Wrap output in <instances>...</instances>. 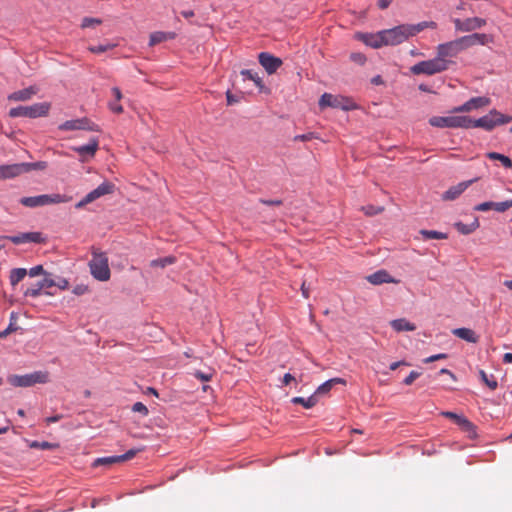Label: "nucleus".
Listing matches in <instances>:
<instances>
[{"instance_id": "f257e3e1", "label": "nucleus", "mask_w": 512, "mask_h": 512, "mask_svg": "<svg viewBox=\"0 0 512 512\" xmlns=\"http://www.w3.org/2000/svg\"><path fill=\"white\" fill-rule=\"evenodd\" d=\"M489 40L490 37L487 34L473 33L439 44L436 47V53L441 59L452 61V58L457 57L464 50L475 45H485Z\"/></svg>"}, {"instance_id": "f03ea898", "label": "nucleus", "mask_w": 512, "mask_h": 512, "mask_svg": "<svg viewBox=\"0 0 512 512\" xmlns=\"http://www.w3.org/2000/svg\"><path fill=\"white\" fill-rule=\"evenodd\" d=\"M437 24L434 21H423L417 24H402L391 29L383 30L384 44L395 46L417 35L426 28L435 29Z\"/></svg>"}, {"instance_id": "7ed1b4c3", "label": "nucleus", "mask_w": 512, "mask_h": 512, "mask_svg": "<svg viewBox=\"0 0 512 512\" xmlns=\"http://www.w3.org/2000/svg\"><path fill=\"white\" fill-rule=\"evenodd\" d=\"M452 64H454L453 61H445L436 54V57L433 59L416 63L410 67V71L414 75L432 76L448 70Z\"/></svg>"}, {"instance_id": "20e7f679", "label": "nucleus", "mask_w": 512, "mask_h": 512, "mask_svg": "<svg viewBox=\"0 0 512 512\" xmlns=\"http://www.w3.org/2000/svg\"><path fill=\"white\" fill-rule=\"evenodd\" d=\"M512 122V117L493 109L483 117L473 120L470 118L469 128H482L486 131L493 130L496 126Z\"/></svg>"}, {"instance_id": "39448f33", "label": "nucleus", "mask_w": 512, "mask_h": 512, "mask_svg": "<svg viewBox=\"0 0 512 512\" xmlns=\"http://www.w3.org/2000/svg\"><path fill=\"white\" fill-rule=\"evenodd\" d=\"M72 200V196L65 194H42L37 196L23 197L20 203L29 208L41 207L46 205L68 203Z\"/></svg>"}, {"instance_id": "423d86ee", "label": "nucleus", "mask_w": 512, "mask_h": 512, "mask_svg": "<svg viewBox=\"0 0 512 512\" xmlns=\"http://www.w3.org/2000/svg\"><path fill=\"white\" fill-rule=\"evenodd\" d=\"M90 272L92 276L99 281H107L110 279V268L108 257L105 253L98 250L93 251V257L89 262Z\"/></svg>"}, {"instance_id": "0eeeda50", "label": "nucleus", "mask_w": 512, "mask_h": 512, "mask_svg": "<svg viewBox=\"0 0 512 512\" xmlns=\"http://www.w3.org/2000/svg\"><path fill=\"white\" fill-rule=\"evenodd\" d=\"M50 103L41 102L35 103L30 106H18L15 108H11L9 110V116L12 118L16 117H28V118H38L46 116L50 110Z\"/></svg>"}, {"instance_id": "6e6552de", "label": "nucleus", "mask_w": 512, "mask_h": 512, "mask_svg": "<svg viewBox=\"0 0 512 512\" xmlns=\"http://www.w3.org/2000/svg\"><path fill=\"white\" fill-rule=\"evenodd\" d=\"M49 381L48 372L36 371L26 375H10L8 382L15 387H30L37 383H47Z\"/></svg>"}, {"instance_id": "1a4fd4ad", "label": "nucleus", "mask_w": 512, "mask_h": 512, "mask_svg": "<svg viewBox=\"0 0 512 512\" xmlns=\"http://www.w3.org/2000/svg\"><path fill=\"white\" fill-rule=\"evenodd\" d=\"M433 127L438 128H465L469 129L470 117L468 116H434L429 119Z\"/></svg>"}, {"instance_id": "9d476101", "label": "nucleus", "mask_w": 512, "mask_h": 512, "mask_svg": "<svg viewBox=\"0 0 512 512\" xmlns=\"http://www.w3.org/2000/svg\"><path fill=\"white\" fill-rule=\"evenodd\" d=\"M319 106L321 109L326 107L342 109L345 111L351 110L355 108L354 103L350 98L341 96V95H333L330 93H324L319 99Z\"/></svg>"}, {"instance_id": "9b49d317", "label": "nucleus", "mask_w": 512, "mask_h": 512, "mask_svg": "<svg viewBox=\"0 0 512 512\" xmlns=\"http://www.w3.org/2000/svg\"><path fill=\"white\" fill-rule=\"evenodd\" d=\"M115 190V185L109 181H104L97 188L89 192L82 200H80L75 207L81 209L89 203L97 200L98 198L112 194Z\"/></svg>"}, {"instance_id": "f8f14e48", "label": "nucleus", "mask_w": 512, "mask_h": 512, "mask_svg": "<svg viewBox=\"0 0 512 512\" xmlns=\"http://www.w3.org/2000/svg\"><path fill=\"white\" fill-rule=\"evenodd\" d=\"M138 452H139V450L130 449L122 455L97 458L94 460L92 466L93 467L111 466V465H114L117 463H122V462H125V461H128V460L134 458Z\"/></svg>"}, {"instance_id": "ddd939ff", "label": "nucleus", "mask_w": 512, "mask_h": 512, "mask_svg": "<svg viewBox=\"0 0 512 512\" xmlns=\"http://www.w3.org/2000/svg\"><path fill=\"white\" fill-rule=\"evenodd\" d=\"M0 239H7L15 245L24 243H44L45 238L40 232H24L14 236H1Z\"/></svg>"}, {"instance_id": "4468645a", "label": "nucleus", "mask_w": 512, "mask_h": 512, "mask_svg": "<svg viewBox=\"0 0 512 512\" xmlns=\"http://www.w3.org/2000/svg\"><path fill=\"white\" fill-rule=\"evenodd\" d=\"M98 148L99 142L97 139L93 138L86 145L74 146L71 149L79 155L81 162H87L94 158Z\"/></svg>"}, {"instance_id": "2eb2a0df", "label": "nucleus", "mask_w": 512, "mask_h": 512, "mask_svg": "<svg viewBox=\"0 0 512 512\" xmlns=\"http://www.w3.org/2000/svg\"><path fill=\"white\" fill-rule=\"evenodd\" d=\"M456 31L470 32L486 25V20L479 17L467 18L465 20H453Z\"/></svg>"}, {"instance_id": "dca6fc26", "label": "nucleus", "mask_w": 512, "mask_h": 512, "mask_svg": "<svg viewBox=\"0 0 512 512\" xmlns=\"http://www.w3.org/2000/svg\"><path fill=\"white\" fill-rule=\"evenodd\" d=\"M259 63L266 70L268 74H273L277 71L278 68L282 65V60L278 57H275L267 52H262L258 56Z\"/></svg>"}, {"instance_id": "f3484780", "label": "nucleus", "mask_w": 512, "mask_h": 512, "mask_svg": "<svg viewBox=\"0 0 512 512\" xmlns=\"http://www.w3.org/2000/svg\"><path fill=\"white\" fill-rule=\"evenodd\" d=\"M55 284L56 281L51 277V275L46 274L41 281H38L35 285L27 288L24 295L36 298L41 294L43 289L54 287Z\"/></svg>"}, {"instance_id": "a211bd4d", "label": "nucleus", "mask_w": 512, "mask_h": 512, "mask_svg": "<svg viewBox=\"0 0 512 512\" xmlns=\"http://www.w3.org/2000/svg\"><path fill=\"white\" fill-rule=\"evenodd\" d=\"M491 100L487 97H473L463 105L455 107L453 112H470L475 109L486 107L490 104Z\"/></svg>"}, {"instance_id": "6ab92c4d", "label": "nucleus", "mask_w": 512, "mask_h": 512, "mask_svg": "<svg viewBox=\"0 0 512 512\" xmlns=\"http://www.w3.org/2000/svg\"><path fill=\"white\" fill-rule=\"evenodd\" d=\"M23 163L0 165V180L12 179L25 174Z\"/></svg>"}, {"instance_id": "aec40b11", "label": "nucleus", "mask_w": 512, "mask_h": 512, "mask_svg": "<svg viewBox=\"0 0 512 512\" xmlns=\"http://www.w3.org/2000/svg\"><path fill=\"white\" fill-rule=\"evenodd\" d=\"M510 208H512V200H506L503 202H492V201L483 202V203L476 205L474 207V210L480 211V212H486L488 210L494 209L497 212L503 213V212L509 210Z\"/></svg>"}, {"instance_id": "412c9836", "label": "nucleus", "mask_w": 512, "mask_h": 512, "mask_svg": "<svg viewBox=\"0 0 512 512\" xmlns=\"http://www.w3.org/2000/svg\"><path fill=\"white\" fill-rule=\"evenodd\" d=\"M60 130H97L94 125H90V122L86 119L68 120L59 126Z\"/></svg>"}, {"instance_id": "4be33fe9", "label": "nucleus", "mask_w": 512, "mask_h": 512, "mask_svg": "<svg viewBox=\"0 0 512 512\" xmlns=\"http://www.w3.org/2000/svg\"><path fill=\"white\" fill-rule=\"evenodd\" d=\"M39 91L35 85L15 91L8 95V100L13 102H24L30 100Z\"/></svg>"}, {"instance_id": "5701e85b", "label": "nucleus", "mask_w": 512, "mask_h": 512, "mask_svg": "<svg viewBox=\"0 0 512 512\" xmlns=\"http://www.w3.org/2000/svg\"><path fill=\"white\" fill-rule=\"evenodd\" d=\"M367 281L373 285H380L383 283L398 284L399 280L394 279L386 270H379L366 277Z\"/></svg>"}, {"instance_id": "b1692460", "label": "nucleus", "mask_w": 512, "mask_h": 512, "mask_svg": "<svg viewBox=\"0 0 512 512\" xmlns=\"http://www.w3.org/2000/svg\"><path fill=\"white\" fill-rule=\"evenodd\" d=\"M475 180H469L465 182L458 183L455 186L450 187L444 194L442 195L443 200H454L459 197Z\"/></svg>"}, {"instance_id": "393cba45", "label": "nucleus", "mask_w": 512, "mask_h": 512, "mask_svg": "<svg viewBox=\"0 0 512 512\" xmlns=\"http://www.w3.org/2000/svg\"><path fill=\"white\" fill-rule=\"evenodd\" d=\"M361 39L366 45L372 48H380L382 46H386L384 44L383 30L375 34H364L362 35Z\"/></svg>"}, {"instance_id": "a878e982", "label": "nucleus", "mask_w": 512, "mask_h": 512, "mask_svg": "<svg viewBox=\"0 0 512 512\" xmlns=\"http://www.w3.org/2000/svg\"><path fill=\"white\" fill-rule=\"evenodd\" d=\"M441 415L446 418L454 420L455 423L462 427L465 431H470L474 429L473 424L464 416L458 415L450 411L442 412Z\"/></svg>"}, {"instance_id": "bb28decb", "label": "nucleus", "mask_w": 512, "mask_h": 512, "mask_svg": "<svg viewBox=\"0 0 512 512\" xmlns=\"http://www.w3.org/2000/svg\"><path fill=\"white\" fill-rule=\"evenodd\" d=\"M453 335L469 343H477L479 336L470 328H456L452 330Z\"/></svg>"}, {"instance_id": "cd10ccee", "label": "nucleus", "mask_w": 512, "mask_h": 512, "mask_svg": "<svg viewBox=\"0 0 512 512\" xmlns=\"http://www.w3.org/2000/svg\"><path fill=\"white\" fill-rule=\"evenodd\" d=\"M240 74L244 77V79L253 81L260 92H267V89L261 77L258 75L256 71L252 69H244L240 72Z\"/></svg>"}, {"instance_id": "c85d7f7f", "label": "nucleus", "mask_w": 512, "mask_h": 512, "mask_svg": "<svg viewBox=\"0 0 512 512\" xmlns=\"http://www.w3.org/2000/svg\"><path fill=\"white\" fill-rule=\"evenodd\" d=\"M176 37L175 32H163L156 31L150 34L149 46H155L159 43L165 42L167 40H172Z\"/></svg>"}, {"instance_id": "c756f323", "label": "nucleus", "mask_w": 512, "mask_h": 512, "mask_svg": "<svg viewBox=\"0 0 512 512\" xmlns=\"http://www.w3.org/2000/svg\"><path fill=\"white\" fill-rule=\"evenodd\" d=\"M335 384L345 385L346 381L343 378L329 379L328 381L324 382L317 388L314 395H316V398H318L320 395L327 394Z\"/></svg>"}, {"instance_id": "7c9ffc66", "label": "nucleus", "mask_w": 512, "mask_h": 512, "mask_svg": "<svg viewBox=\"0 0 512 512\" xmlns=\"http://www.w3.org/2000/svg\"><path fill=\"white\" fill-rule=\"evenodd\" d=\"M390 324L397 332L414 331L416 329V326L413 323L404 318L392 320Z\"/></svg>"}, {"instance_id": "2f4dec72", "label": "nucleus", "mask_w": 512, "mask_h": 512, "mask_svg": "<svg viewBox=\"0 0 512 512\" xmlns=\"http://www.w3.org/2000/svg\"><path fill=\"white\" fill-rule=\"evenodd\" d=\"M479 227L478 219H475L471 224H464L462 222L455 223L457 231L463 235H468L474 232Z\"/></svg>"}, {"instance_id": "473e14b6", "label": "nucleus", "mask_w": 512, "mask_h": 512, "mask_svg": "<svg viewBox=\"0 0 512 512\" xmlns=\"http://www.w3.org/2000/svg\"><path fill=\"white\" fill-rule=\"evenodd\" d=\"M291 402L293 404H299V405H302L303 407H305L306 409H309V408H312L314 407L317 402H318V398H316V395H311L310 397L308 398H303V397H293L291 399Z\"/></svg>"}, {"instance_id": "72a5a7b5", "label": "nucleus", "mask_w": 512, "mask_h": 512, "mask_svg": "<svg viewBox=\"0 0 512 512\" xmlns=\"http://www.w3.org/2000/svg\"><path fill=\"white\" fill-rule=\"evenodd\" d=\"M27 275L25 268H14L10 271L9 279L12 286H16Z\"/></svg>"}, {"instance_id": "f704fd0d", "label": "nucleus", "mask_w": 512, "mask_h": 512, "mask_svg": "<svg viewBox=\"0 0 512 512\" xmlns=\"http://www.w3.org/2000/svg\"><path fill=\"white\" fill-rule=\"evenodd\" d=\"M487 157L491 160L500 161L505 168H508V169L512 168V160L503 154H500L497 152H489L487 154Z\"/></svg>"}, {"instance_id": "c9c22d12", "label": "nucleus", "mask_w": 512, "mask_h": 512, "mask_svg": "<svg viewBox=\"0 0 512 512\" xmlns=\"http://www.w3.org/2000/svg\"><path fill=\"white\" fill-rule=\"evenodd\" d=\"M481 380L491 389L495 390L498 387V382L493 375L488 376L485 371L480 370Z\"/></svg>"}, {"instance_id": "e433bc0d", "label": "nucleus", "mask_w": 512, "mask_h": 512, "mask_svg": "<svg viewBox=\"0 0 512 512\" xmlns=\"http://www.w3.org/2000/svg\"><path fill=\"white\" fill-rule=\"evenodd\" d=\"M175 262V258L172 257V256H168V257H164V258H159V259H155V260H152L150 262V266L151 267H160V268H164L166 267L167 265H171Z\"/></svg>"}, {"instance_id": "4c0bfd02", "label": "nucleus", "mask_w": 512, "mask_h": 512, "mask_svg": "<svg viewBox=\"0 0 512 512\" xmlns=\"http://www.w3.org/2000/svg\"><path fill=\"white\" fill-rule=\"evenodd\" d=\"M420 233L426 240L447 238V234L435 230H421Z\"/></svg>"}, {"instance_id": "58836bf2", "label": "nucleus", "mask_w": 512, "mask_h": 512, "mask_svg": "<svg viewBox=\"0 0 512 512\" xmlns=\"http://www.w3.org/2000/svg\"><path fill=\"white\" fill-rule=\"evenodd\" d=\"M215 374V371L214 369L212 368H208L207 371L203 372V371H200V370H196L193 375L199 379L200 381H203V382H208L212 379V377L214 376Z\"/></svg>"}, {"instance_id": "ea45409f", "label": "nucleus", "mask_w": 512, "mask_h": 512, "mask_svg": "<svg viewBox=\"0 0 512 512\" xmlns=\"http://www.w3.org/2000/svg\"><path fill=\"white\" fill-rule=\"evenodd\" d=\"M23 165L26 166L25 173H29L30 171L33 170H45L48 166L47 162L45 161H38L34 163L23 162Z\"/></svg>"}, {"instance_id": "a19ab883", "label": "nucleus", "mask_w": 512, "mask_h": 512, "mask_svg": "<svg viewBox=\"0 0 512 512\" xmlns=\"http://www.w3.org/2000/svg\"><path fill=\"white\" fill-rule=\"evenodd\" d=\"M115 46H116V44L107 43V44H102V45H98V46H90L88 48V50L92 53L100 54V53H104L106 51L113 49Z\"/></svg>"}, {"instance_id": "79ce46f5", "label": "nucleus", "mask_w": 512, "mask_h": 512, "mask_svg": "<svg viewBox=\"0 0 512 512\" xmlns=\"http://www.w3.org/2000/svg\"><path fill=\"white\" fill-rule=\"evenodd\" d=\"M102 20L99 18L84 17L81 23V28H89L100 25Z\"/></svg>"}, {"instance_id": "37998d69", "label": "nucleus", "mask_w": 512, "mask_h": 512, "mask_svg": "<svg viewBox=\"0 0 512 512\" xmlns=\"http://www.w3.org/2000/svg\"><path fill=\"white\" fill-rule=\"evenodd\" d=\"M361 210L367 216H373V215H377V214L381 213L384 210V208L383 207H376V206H373V205H367V206H363L361 208Z\"/></svg>"}, {"instance_id": "c03bdc74", "label": "nucleus", "mask_w": 512, "mask_h": 512, "mask_svg": "<svg viewBox=\"0 0 512 512\" xmlns=\"http://www.w3.org/2000/svg\"><path fill=\"white\" fill-rule=\"evenodd\" d=\"M30 447L31 448H39V449H42V450H48V449L53 448L54 444L46 442V441H44V442L33 441L30 444Z\"/></svg>"}, {"instance_id": "a18cd8bd", "label": "nucleus", "mask_w": 512, "mask_h": 512, "mask_svg": "<svg viewBox=\"0 0 512 512\" xmlns=\"http://www.w3.org/2000/svg\"><path fill=\"white\" fill-rule=\"evenodd\" d=\"M132 411L141 413L144 416L148 415V408L142 402H136L132 407Z\"/></svg>"}, {"instance_id": "49530a36", "label": "nucleus", "mask_w": 512, "mask_h": 512, "mask_svg": "<svg viewBox=\"0 0 512 512\" xmlns=\"http://www.w3.org/2000/svg\"><path fill=\"white\" fill-rule=\"evenodd\" d=\"M31 277H35V276H38L40 274H44L46 275L47 273L44 271L43 269V266L42 265H37V266H34L32 267L29 272H27Z\"/></svg>"}, {"instance_id": "de8ad7c7", "label": "nucleus", "mask_w": 512, "mask_h": 512, "mask_svg": "<svg viewBox=\"0 0 512 512\" xmlns=\"http://www.w3.org/2000/svg\"><path fill=\"white\" fill-rule=\"evenodd\" d=\"M420 373L417 371H411L410 374L404 379L405 385H411L418 377Z\"/></svg>"}, {"instance_id": "09e8293b", "label": "nucleus", "mask_w": 512, "mask_h": 512, "mask_svg": "<svg viewBox=\"0 0 512 512\" xmlns=\"http://www.w3.org/2000/svg\"><path fill=\"white\" fill-rule=\"evenodd\" d=\"M351 60L355 63L363 65L366 61V57L361 53H353L351 54Z\"/></svg>"}, {"instance_id": "8fccbe9b", "label": "nucleus", "mask_w": 512, "mask_h": 512, "mask_svg": "<svg viewBox=\"0 0 512 512\" xmlns=\"http://www.w3.org/2000/svg\"><path fill=\"white\" fill-rule=\"evenodd\" d=\"M109 108L112 112L120 114L123 112V107L120 105L117 101L115 102H109Z\"/></svg>"}, {"instance_id": "3c124183", "label": "nucleus", "mask_w": 512, "mask_h": 512, "mask_svg": "<svg viewBox=\"0 0 512 512\" xmlns=\"http://www.w3.org/2000/svg\"><path fill=\"white\" fill-rule=\"evenodd\" d=\"M446 358H447L446 354L440 353V354L432 355L430 357L425 358L424 362L425 363H431V362H434V361H437V360H441V359H446Z\"/></svg>"}, {"instance_id": "603ef678", "label": "nucleus", "mask_w": 512, "mask_h": 512, "mask_svg": "<svg viewBox=\"0 0 512 512\" xmlns=\"http://www.w3.org/2000/svg\"><path fill=\"white\" fill-rule=\"evenodd\" d=\"M88 291V287L84 284H80L74 287L73 293L76 295H83Z\"/></svg>"}, {"instance_id": "864d4df0", "label": "nucleus", "mask_w": 512, "mask_h": 512, "mask_svg": "<svg viewBox=\"0 0 512 512\" xmlns=\"http://www.w3.org/2000/svg\"><path fill=\"white\" fill-rule=\"evenodd\" d=\"M54 286H57L61 290H66L69 287V282L65 278H59Z\"/></svg>"}, {"instance_id": "5fc2aeb1", "label": "nucleus", "mask_w": 512, "mask_h": 512, "mask_svg": "<svg viewBox=\"0 0 512 512\" xmlns=\"http://www.w3.org/2000/svg\"><path fill=\"white\" fill-rule=\"evenodd\" d=\"M293 381H296L295 377L290 374V373H286L284 376H283V379H282V383L287 386L289 385L291 382Z\"/></svg>"}, {"instance_id": "6e6d98bb", "label": "nucleus", "mask_w": 512, "mask_h": 512, "mask_svg": "<svg viewBox=\"0 0 512 512\" xmlns=\"http://www.w3.org/2000/svg\"><path fill=\"white\" fill-rule=\"evenodd\" d=\"M301 293L304 298H308L310 294V287L306 285V282L303 281L301 284Z\"/></svg>"}, {"instance_id": "4d7b16f0", "label": "nucleus", "mask_w": 512, "mask_h": 512, "mask_svg": "<svg viewBox=\"0 0 512 512\" xmlns=\"http://www.w3.org/2000/svg\"><path fill=\"white\" fill-rule=\"evenodd\" d=\"M111 92H112V94L115 97V100L117 102H119L122 99V93H121V91H120V89L118 87H113L111 89Z\"/></svg>"}, {"instance_id": "13d9d810", "label": "nucleus", "mask_w": 512, "mask_h": 512, "mask_svg": "<svg viewBox=\"0 0 512 512\" xmlns=\"http://www.w3.org/2000/svg\"><path fill=\"white\" fill-rule=\"evenodd\" d=\"M312 138H313V134L312 133H308V134H302V135L296 136L295 140L308 141V140H311Z\"/></svg>"}, {"instance_id": "bf43d9fd", "label": "nucleus", "mask_w": 512, "mask_h": 512, "mask_svg": "<svg viewBox=\"0 0 512 512\" xmlns=\"http://www.w3.org/2000/svg\"><path fill=\"white\" fill-rule=\"evenodd\" d=\"M392 0H378V6L380 9H386L391 4Z\"/></svg>"}, {"instance_id": "052dcab7", "label": "nucleus", "mask_w": 512, "mask_h": 512, "mask_svg": "<svg viewBox=\"0 0 512 512\" xmlns=\"http://www.w3.org/2000/svg\"><path fill=\"white\" fill-rule=\"evenodd\" d=\"M401 365H409V364L407 362H405V361L393 362L390 365V370L394 371V370H396Z\"/></svg>"}, {"instance_id": "680f3d73", "label": "nucleus", "mask_w": 512, "mask_h": 512, "mask_svg": "<svg viewBox=\"0 0 512 512\" xmlns=\"http://www.w3.org/2000/svg\"><path fill=\"white\" fill-rule=\"evenodd\" d=\"M261 202L266 205H276V206H280L282 204L281 200H261Z\"/></svg>"}, {"instance_id": "e2e57ef3", "label": "nucleus", "mask_w": 512, "mask_h": 512, "mask_svg": "<svg viewBox=\"0 0 512 512\" xmlns=\"http://www.w3.org/2000/svg\"><path fill=\"white\" fill-rule=\"evenodd\" d=\"M62 418V415H55L46 419L47 424L58 422Z\"/></svg>"}, {"instance_id": "0e129e2a", "label": "nucleus", "mask_w": 512, "mask_h": 512, "mask_svg": "<svg viewBox=\"0 0 512 512\" xmlns=\"http://www.w3.org/2000/svg\"><path fill=\"white\" fill-rule=\"evenodd\" d=\"M503 362L506 364L512 363V353H505L503 356Z\"/></svg>"}, {"instance_id": "69168bd1", "label": "nucleus", "mask_w": 512, "mask_h": 512, "mask_svg": "<svg viewBox=\"0 0 512 512\" xmlns=\"http://www.w3.org/2000/svg\"><path fill=\"white\" fill-rule=\"evenodd\" d=\"M12 331H14V328L12 327V324H10L6 330L0 333V338L6 337Z\"/></svg>"}, {"instance_id": "338daca9", "label": "nucleus", "mask_w": 512, "mask_h": 512, "mask_svg": "<svg viewBox=\"0 0 512 512\" xmlns=\"http://www.w3.org/2000/svg\"><path fill=\"white\" fill-rule=\"evenodd\" d=\"M226 98H227V103H228V105H231V104H233V103H235V102H236V100L234 99V97H233V95L231 94V92H230V91H228V92L226 93Z\"/></svg>"}, {"instance_id": "774afa93", "label": "nucleus", "mask_w": 512, "mask_h": 512, "mask_svg": "<svg viewBox=\"0 0 512 512\" xmlns=\"http://www.w3.org/2000/svg\"><path fill=\"white\" fill-rule=\"evenodd\" d=\"M181 14L185 18H190L194 16V12L192 10L182 11Z\"/></svg>"}]
</instances>
